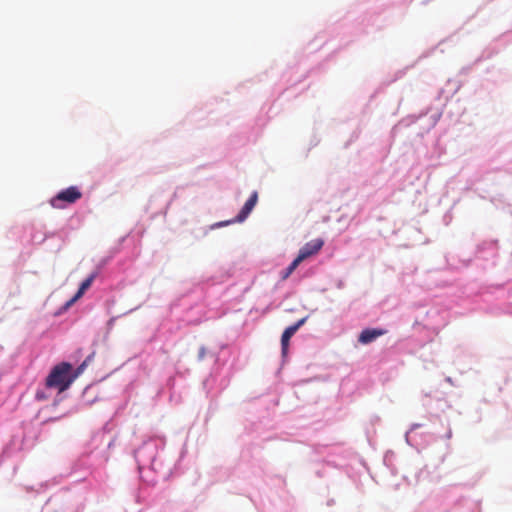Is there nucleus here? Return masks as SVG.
<instances>
[{
  "instance_id": "nucleus-1",
  "label": "nucleus",
  "mask_w": 512,
  "mask_h": 512,
  "mask_svg": "<svg viewBox=\"0 0 512 512\" xmlns=\"http://www.w3.org/2000/svg\"><path fill=\"white\" fill-rule=\"evenodd\" d=\"M77 379V374H72V365L61 362L55 365L45 379L47 388L57 389L59 393L66 391Z\"/></svg>"
},
{
  "instance_id": "nucleus-2",
  "label": "nucleus",
  "mask_w": 512,
  "mask_h": 512,
  "mask_svg": "<svg viewBox=\"0 0 512 512\" xmlns=\"http://www.w3.org/2000/svg\"><path fill=\"white\" fill-rule=\"evenodd\" d=\"M82 197L81 191L76 186H70L60 191L56 196L50 200V204L53 208L63 209L67 204H73Z\"/></svg>"
},
{
  "instance_id": "nucleus-3",
  "label": "nucleus",
  "mask_w": 512,
  "mask_h": 512,
  "mask_svg": "<svg viewBox=\"0 0 512 512\" xmlns=\"http://www.w3.org/2000/svg\"><path fill=\"white\" fill-rule=\"evenodd\" d=\"M324 241L321 238L307 242L300 250L297 258L303 262L305 259L317 254L323 247Z\"/></svg>"
},
{
  "instance_id": "nucleus-4",
  "label": "nucleus",
  "mask_w": 512,
  "mask_h": 512,
  "mask_svg": "<svg viewBox=\"0 0 512 512\" xmlns=\"http://www.w3.org/2000/svg\"><path fill=\"white\" fill-rule=\"evenodd\" d=\"M257 201H258V193L256 191H254L251 194V196L249 197V199L245 202L244 206L242 207V209L240 210V212L236 216V218L231 221H228V222L220 223V225H226L228 223H235V222H243L248 217V215L251 213V211L254 209L255 205L257 204Z\"/></svg>"
},
{
  "instance_id": "nucleus-5",
  "label": "nucleus",
  "mask_w": 512,
  "mask_h": 512,
  "mask_svg": "<svg viewBox=\"0 0 512 512\" xmlns=\"http://www.w3.org/2000/svg\"><path fill=\"white\" fill-rule=\"evenodd\" d=\"M307 317L301 318L295 324L287 327L281 336V348L282 354L286 355L289 347V341L291 337L297 332V330L305 324Z\"/></svg>"
},
{
  "instance_id": "nucleus-6",
  "label": "nucleus",
  "mask_w": 512,
  "mask_h": 512,
  "mask_svg": "<svg viewBox=\"0 0 512 512\" xmlns=\"http://www.w3.org/2000/svg\"><path fill=\"white\" fill-rule=\"evenodd\" d=\"M385 333H386V331L383 329H377V328L364 329L360 333V335L358 337V341L361 344H369V343L373 342L374 340H376L378 337L384 335Z\"/></svg>"
},
{
  "instance_id": "nucleus-7",
  "label": "nucleus",
  "mask_w": 512,
  "mask_h": 512,
  "mask_svg": "<svg viewBox=\"0 0 512 512\" xmlns=\"http://www.w3.org/2000/svg\"><path fill=\"white\" fill-rule=\"evenodd\" d=\"M96 278V273H93L91 274L88 278H86L80 285L77 293L74 295V297L72 299H70L68 302H67V306H70L72 305L74 302H76L79 298H81L83 296V294L85 293L86 290H88L94 279Z\"/></svg>"
},
{
  "instance_id": "nucleus-8",
  "label": "nucleus",
  "mask_w": 512,
  "mask_h": 512,
  "mask_svg": "<svg viewBox=\"0 0 512 512\" xmlns=\"http://www.w3.org/2000/svg\"><path fill=\"white\" fill-rule=\"evenodd\" d=\"M301 261L296 257L291 264L282 272L281 279L286 280L294 270L299 266Z\"/></svg>"
},
{
  "instance_id": "nucleus-9",
  "label": "nucleus",
  "mask_w": 512,
  "mask_h": 512,
  "mask_svg": "<svg viewBox=\"0 0 512 512\" xmlns=\"http://www.w3.org/2000/svg\"><path fill=\"white\" fill-rule=\"evenodd\" d=\"M35 397L39 401H44L48 399V396L43 391H37Z\"/></svg>"
},
{
  "instance_id": "nucleus-10",
  "label": "nucleus",
  "mask_w": 512,
  "mask_h": 512,
  "mask_svg": "<svg viewBox=\"0 0 512 512\" xmlns=\"http://www.w3.org/2000/svg\"><path fill=\"white\" fill-rule=\"evenodd\" d=\"M86 362H83L75 371L72 370V374H77V377L84 371Z\"/></svg>"
},
{
  "instance_id": "nucleus-11",
  "label": "nucleus",
  "mask_w": 512,
  "mask_h": 512,
  "mask_svg": "<svg viewBox=\"0 0 512 512\" xmlns=\"http://www.w3.org/2000/svg\"><path fill=\"white\" fill-rule=\"evenodd\" d=\"M204 355V350L202 349L201 352H200V357L202 358Z\"/></svg>"
}]
</instances>
